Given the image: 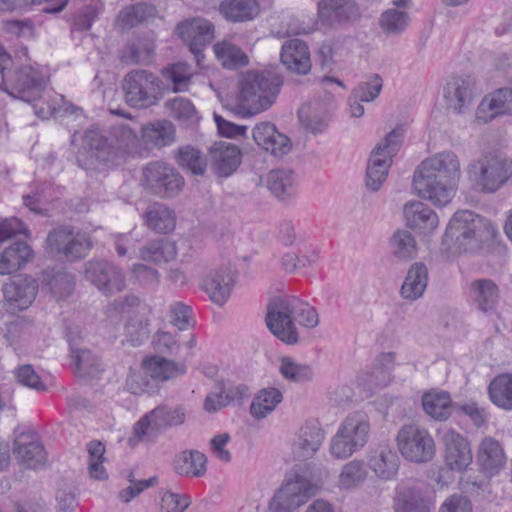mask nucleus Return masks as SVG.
Instances as JSON below:
<instances>
[{
  "label": "nucleus",
  "instance_id": "obj_1",
  "mask_svg": "<svg viewBox=\"0 0 512 512\" xmlns=\"http://www.w3.org/2000/svg\"><path fill=\"white\" fill-rule=\"evenodd\" d=\"M460 175L458 156L452 151H442L420 163L414 172L413 189L419 197L444 207L454 197Z\"/></svg>",
  "mask_w": 512,
  "mask_h": 512
},
{
  "label": "nucleus",
  "instance_id": "obj_2",
  "mask_svg": "<svg viewBox=\"0 0 512 512\" xmlns=\"http://www.w3.org/2000/svg\"><path fill=\"white\" fill-rule=\"evenodd\" d=\"M280 84L279 78L271 73H245L239 82L235 112L250 117L267 110L275 102Z\"/></svg>",
  "mask_w": 512,
  "mask_h": 512
},
{
  "label": "nucleus",
  "instance_id": "obj_3",
  "mask_svg": "<svg viewBox=\"0 0 512 512\" xmlns=\"http://www.w3.org/2000/svg\"><path fill=\"white\" fill-rule=\"evenodd\" d=\"M496 230L486 218L472 211L456 212L446 228L445 242H454L458 249L465 252H474L481 248L483 243L491 241Z\"/></svg>",
  "mask_w": 512,
  "mask_h": 512
},
{
  "label": "nucleus",
  "instance_id": "obj_4",
  "mask_svg": "<svg viewBox=\"0 0 512 512\" xmlns=\"http://www.w3.org/2000/svg\"><path fill=\"white\" fill-rule=\"evenodd\" d=\"M371 425L368 416L360 411L349 413L331 437L329 452L338 460L350 458L368 443Z\"/></svg>",
  "mask_w": 512,
  "mask_h": 512
},
{
  "label": "nucleus",
  "instance_id": "obj_5",
  "mask_svg": "<svg viewBox=\"0 0 512 512\" xmlns=\"http://www.w3.org/2000/svg\"><path fill=\"white\" fill-rule=\"evenodd\" d=\"M468 177L474 186L493 193L512 177V160L498 153H488L470 163Z\"/></svg>",
  "mask_w": 512,
  "mask_h": 512
},
{
  "label": "nucleus",
  "instance_id": "obj_6",
  "mask_svg": "<svg viewBox=\"0 0 512 512\" xmlns=\"http://www.w3.org/2000/svg\"><path fill=\"white\" fill-rule=\"evenodd\" d=\"M404 136L402 127H396L374 148L368 161L366 185L377 191L385 181L392 158L399 150Z\"/></svg>",
  "mask_w": 512,
  "mask_h": 512
},
{
  "label": "nucleus",
  "instance_id": "obj_7",
  "mask_svg": "<svg viewBox=\"0 0 512 512\" xmlns=\"http://www.w3.org/2000/svg\"><path fill=\"white\" fill-rule=\"evenodd\" d=\"M320 485L311 479L296 474L275 492L268 504L269 512H294L316 495Z\"/></svg>",
  "mask_w": 512,
  "mask_h": 512
},
{
  "label": "nucleus",
  "instance_id": "obj_8",
  "mask_svg": "<svg viewBox=\"0 0 512 512\" xmlns=\"http://www.w3.org/2000/svg\"><path fill=\"white\" fill-rule=\"evenodd\" d=\"M118 313L129 314L125 323V337L132 346L142 345L150 335V322L147 309L139 306V299L129 295L123 299L115 300L108 308V317L112 318Z\"/></svg>",
  "mask_w": 512,
  "mask_h": 512
},
{
  "label": "nucleus",
  "instance_id": "obj_9",
  "mask_svg": "<svg viewBox=\"0 0 512 512\" xmlns=\"http://www.w3.org/2000/svg\"><path fill=\"white\" fill-rule=\"evenodd\" d=\"M400 454L408 461L426 463L435 456V442L425 428L416 424L403 425L396 435Z\"/></svg>",
  "mask_w": 512,
  "mask_h": 512
},
{
  "label": "nucleus",
  "instance_id": "obj_10",
  "mask_svg": "<svg viewBox=\"0 0 512 512\" xmlns=\"http://www.w3.org/2000/svg\"><path fill=\"white\" fill-rule=\"evenodd\" d=\"M123 90L128 105L135 108H148L160 98L159 79L153 73L137 69L124 77Z\"/></svg>",
  "mask_w": 512,
  "mask_h": 512
},
{
  "label": "nucleus",
  "instance_id": "obj_11",
  "mask_svg": "<svg viewBox=\"0 0 512 512\" xmlns=\"http://www.w3.org/2000/svg\"><path fill=\"white\" fill-rule=\"evenodd\" d=\"M293 316L294 296H277L270 300L267 306V327L273 335L289 345L298 342V332Z\"/></svg>",
  "mask_w": 512,
  "mask_h": 512
},
{
  "label": "nucleus",
  "instance_id": "obj_12",
  "mask_svg": "<svg viewBox=\"0 0 512 512\" xmlns=\"http://www.w3.org/2000/svg\"><path fill=\"white\" fill-rule=\"evenodd\" d=\"M186 412L182 406L159 405L143 415L133 427L134 437L140 441L185 422Z\"/></svg>",
  "mask_w": 512,
  "mask_h": 512
},
{
  "label": "nucleus",
  "instance_id": "obj_13",
  "mask_svg": "<svg viewBox=\"0 0 512 512\" xmlns=\"http://www.w3.org/2000/svg\"><path fill=\"white\" fill-rule=\"evenodd\" d=\"M142 174V184L161 197L176 195L184 185L183 177L164 162L149 163L143 168Z\"/></svg>",
  "mask_w": 512,
  "mask_h": 512
},
{
  "label": "nucleus",
  "instance_id": "obj_14",
  "mask_svg": "<svg viewBox=\"0 0 512 512\" xmlns=\"http://www.w3.org/2000/svg\"><path fill=\"white\" fill-rule=\"evenodd\" d=\"M86 280L96 286L103 294L112 295L125 288V276L122 270L106 260H90L84 265Z\"/></svg>",
  "mask_w": 512,
  "mask_h": 512
},
{
  "label": "nucleus",
  "instance_id": "obj_15",
  "mask_svg": "<svg viewBox=\"0 0 512 512\" xmlns=\"http://www.w3.org/2000/svg\"><path fill=\"white\" fill-rule=\"evenodd\" d=\"M82 149L77 157L78 164L88 170L95 168L97 162L114 163L116 161V151L109 139L104 137L98 128L92 127L83 135Z\"/></svg>",
  "mask_w": 512,
  "mask_h": 512
},
{
  "label": "nucleus",
  "instance_id": "obj_16",
  "mask_svg": "<svg viewBox=\"0 0 512 512\" xmlns=\"http://www.w3.org/2000/svg\"><path fill=\"white\" fill-rule=\"evenodd\" d=\"M176 31L189 46L197 64H200L201 59L204 57L202 53L203 48L210 44L215 37L213 23L201 17L191 18L179 23Z\"/></svg>",
  "mask_w": 512,
  "mask_h": 512
},
{
  "label": "nucleus",
  "instance_id": "obj_17",
  "mask_svg": "<svg viewBox=\"0 0 512 512\" xmlns=\"http://www.w3.org/2000/svg\"><path fill=\"white\" fill-rule=\"evenodd\" d=\"M317 17L322 25L335 27L356 21L360 11L354 0H319Z\"/></svg>",
  "mask_w": 512,
  "mask_h": 512
},
{
  "label": "nucleus",
  "instance_id": "obj_18",
  "mask_svg": "<svg viewBox=\"0 0 512 512\" xmlns=\"http://www.w3.org/2000/svg\"><path fill=\"white\" fill-rule=\"evenodd\" d=\"M475 95V81L471 76H452L444 87L447 108L463 114L471 106Z\"/></svg>",
  "mask_w": 512,
  "mask_h": 512
},
{
  "label": "nucleus",
  "instance_id": "obj_19",
  "mask_svg": "<svg viewBox=\"0 0 512 512\" xmlns=\"http://www.w3.org/2000/svg\"><path fill=\"white\" fill-rule=\"evenodd\" d=\"M444 459L447 467L462 472L472 463V452L468 440L455 430L448 429L442 435Z\"/></svg>",
  "mask_w": 512,
  "mask_h": 512
},
{
  "label": "nucleus",
  "instance_id": "obj_20",
  "mask_svg": "<svg viewBox=\"0 0 512 512\" xmlns=\"http://www.w3.org/2000/svg\"><path fill=\"white\" fill-rule=\"evenodd\" d=\"M325 438V432L319 422H305L298 430L292 443V452L296 459L306 460L314 456Z\"/></svg>",
  "mask_w": 512,
  "mask_h": 512
},
{
  "label": "nucleus",
  "instance_id": "obj_21",
  "mask_svg": "<svg viewBox=\"0 0 512 512\" xmlns=\"http://www.w3.org/2000/svg\"><path fill=\"white\" fill-rule=\"evenodd\" d=\"M13 453L17 462L28 469L41 468L47 461L44 446L34 434H20L14 441Z\"/></svg>",
  "mask_w": 512,
  "mask_h": 512
},
{
  "label": "nucleus",
  "instance_id": "obj_22",
  "mask_svg": "<svg viewBox=\"0 0 512 512\" xmlns=\"http://www.w3.org/2000/svg\"><path fill=\"white\" fill-rule=\"evenodd\" d=\"M233 285L234 274L228 265L211 270L202 281V289L211 301L220 306L230 297Z\"/></svg>",
  "mask_w": 512,
  "mask_h": 512
},
{
  "label": "nucleus",
  "instance_id": "obj_23",
  "mask_svg": "<svg viewBox=\"0 0 512 512\" xmlns=\"http://www.w3.org/2000/svg\"><path fill=\"white\" fill-rule=\"evenodd\" d=\"M44 87V76L38 68L23 66L15 72L12 89L15 96L32 102L41 97Z\"/></svg>",
  "mask_w": 512,
  "mask_h": 512
},
{
  "label": "nucleus",
  "instance_id": "obj_24",
  "mask_svg": "<svg viewBox=\"0 0 512 512\" xmlns=\"http://www.w3.org/2000/svg\"><path fill=\"white\" fill-rule=\"evenodd\" d=\"M367 462L371 471L384 481L394 479L400 465L397 453L388 444H381L370 449Z\"/></svg>",
  "mask_w": 512,
  "mask_h": 512
},
{
  "label": "nucleus",
  "instance_id": "obj_25",
  "mask_svg": "<svg viewBox=\"0 0 512 512\" xmlns=\"http://www.w3.org/2000/svg\"><path fill=\"white\" fill-rule=\"evenodd\" d=\"M503 115H512L511 88H500L486 95L476 110V118L485 123Z\"/></svg>",
  "mask_w": 512,
  "mask_h": 512
},
{
  "label": "nucleus",
  "instance_id": "obj_26",
  "mask_svg": "<svg viewBox=\"0 0 512 512\" xmlns=\"http://www.w3.org/2000/svg\"><path fill=\"white\" fill-rule=\"evenodd\" d=\"M213 171L220 177L232 175L241 163L240 149L228 142L214 143L209 149Z\"/></svg>",
  "mask_w": 512,
  "mask_h": 512
},
{
  "label": "nucleus",
  "instance_id": "obj_27",
  "mask_svg": "<svg viewBox=\"0 0 512 512\" xmlns=\"http://www.w3.org/2000/svg\"><path fill=\"white\" fill-rule=\"evenodd\" d=\"M252 136L259 147L275 156L284 155L290 151L291 144L289 138L280 133L275 125L270 122L257 124L253 128Z\"/></svg>",
  "mask_w": 512,
  "mask_h": 512
},
{
  "label": "nucleus",
  "instance_id": "obj_28",
  "mask_svg": "<svg viewBox=\"0 0 512 512\" xmlns=\"http://www.w3.org/2000/svg\"><path fill=\"white\" fill-rule=\"evenodd\" d=\"M38 292L37 282L29 276H18L6 283L3 294L6 301L16 308L26 309L35 300Z\"/></svg>",
  "mask_w": 512,
  "mask_h": 512
},
{
  "label": "nucleus",
  "instance_id": "obj_29",
  "mask_svg": "<svg viewBox=\"0 0 512 512\" xmlns=\"http://www.w3.org/2000/svg\"><path fill=\"white\" fill-rule=\"evenodd\" d=\"M281 62L286 68L298 74H307L311 68L310 52L306 43L294 38L282 45Z\"/></svg>",
  "mask_w": 512,
  "mask_h": 512
},
{
  "label": "nucleus",
  "instance_id": "obj_30",
  "mask_svg": "<svg viewBox=\"0 0 512 512\" xmlns=\"http://www.w3.org/2000/svg\"><path fill=\"white\" fill-rule=\"evenodd\" d=\"M394 512H433L434 505L414 486L399 484L393 499Z\"/></svg>",
  "mask_w": 512,
  "mask_h": 512
},
{
  "label": "nucleus",
  "instance_id": "obj_31",
  "mask_svg": "<svg viewBox=\"0 0 512 512\" xmlns=\"http://www.w3.org/2000/svg\"><path fill=\"white\" fill-rule=\"evenodd\" d=\"M403 213L406 225L421 233L428 234L434 231L439 224L437 214L420 201H411L405 204Z\"/></svg>",
  "mask_w": 512,
  "mask_h": 512
},
{
  "label": "nucleus",
  "instance_id": "obj_32",
  "mask_svg": "<svg viewBox=\"0 0 512 512\" xmlns=\"http://www.w3.org/2000/svg\"><path fill=\"white\" fill-rule=\"evenodd\" d=\"M476 456L479 465L489 473L498 472L506 462V455L501 443L490 436L481 440Z\"/></svg>",
  "mask_w": 512,
  "mask_h": 512
},
{
  "label": "nucleus",
  "instance_id": "obj_33",
  "mask_svg": "<svg viewBox=\"0 0 512 512\" xmlns=\"http://www.w3.org/2000/svg\"><path fill=\"white\" fill-rule=\"evenodd\" d=\"M33 258L28 244L16 241L0 253V275H8L22 269Z\"/></svg>",
  "mask_w": 512,
  "mask_h": 512
},
{
  "label": "nucleus",
  "instance_id": "obj_34",
  "mask_svg": "<svg viewBox=\"0 0 512 512\" xmlns=\"http://www.w3.org/2000/svg\"><path fill=\"white\" fill-rule=\"evenodd\" d=\"M260 12L257 0H223L219 13L229 22L242 23L255 19Z\"/></svg>",
  "mask_w": 512,
  "mask_h": 512
},
{
  "label": "nucleus",
  "instance_id": "obj_35",
  "mask_svg": "<svg viewBox=\"0 0 512 512\" xmlns=\"http://www.w3.org/2000/svg\"><path fill=\"white\" fill-rule=\"evenodd\" d=\"M177 254L175 242L168 239H154L139 249L138 256L144 262L162 265L175 260Z\"/></svg>",
  "mask_w": 512,
  "mask_h": 512
},
{
  "label": "nucleus",
  "instance_id": "obj_36",
  "mask_svg": "<svg viewBox=\"0 0 512 512\" xmlns=\"http://www.w3.org/2000/svg\"><path fill=\"white\" fill-rule=\"evenodd\" d=\"M176 129L169 120H156L142 127V138L147 145L162 148L175 141Z\"/></svg>",
  "mask_w": 512,
  "mask_h": 512
},
{
  "label": "nucleus",
  "instance_id": "obj_37",
  "mask_svg": "<svg viewBox=\"0 0 512 512\" xmlns=\"http://www.w3.org/2000/svg\"><path fill=\"white\" fill-rule=\"evenodd\" d=\"M428 284V269L422 263H414L409 268L401 286V296L409 301L422 297Z\"/></svg>",
  "mask_w": 512,
  "mask_h": 512
},
{
  "label": "nucleus",
  "instance_id": "obj_38",
  "mask_svg": "<svg viewBox=\"0 0 512 512\" xmlns=\"http://www.w3.org/2000/svg\"><path fill=\"white\" fill-rule=\"evenodd\" d=\"M490 401L500 409L512 411V373L493 378L487 388Z\"/></svg>",
  "mask_w": 512,
  "mask_h": 512
},
{
  "label": "nucleus",
  "instance_id": "obj_39",
  "mask_svg": "<svg viewBox=\"0 0 512 512\" xmlns=\"http://www.w3.org/2000/svg\"><path fill=\"white\" fill-rule=\"evenodd\" d=\"M144 367L150 378L157 384L167 381L178 375L185 373V366L177 364L173 361L167 360L163 357L154 356L144 361Z\"/></svg>",
  "mask_w": 512,
  "mask_h": 512
},
{
  "label": "nucleus",
  "instance_id": "obj_40",
  "mask_svg": "<svg viewBox=\"0 0 512 512\" xmlns=\"http://www.w3.org/2000/svg\"><path fill=\"white\" fill-rule=\"evenodd\" d=\"M206 456L198 450L183 451L174 460L176 473L182 476L201 477L206 472Z\"/></svg>",
  "mask_w": 512,
  "mask_h": 512
},
{
  "label": "nucleus",
  "instance_id": "obj_41",
  "mask_svg": "<svg viewBox=\"0 0 512 512\" xmlns=\"http://www.w3.org/2000/svg\"><path fill=\"white\" fill-rule=\"evenodd\" d=\"M147 227L156 233H169L175 228L174 212L161 203L150 205L144 215Z\"/></svg>",
  "mask_w": 512,
  "mask_h": 512
},
{
  "label": "nucleus",
  "instance_id": "obj_42",
  "mask_svg": "<svg viewBox=\"0 0 512 512\" xmlns=\"http://www.w3.org/2000/svg\"><path fill=\"white\" fill-rule=\"evenodd\" d=\"M267 187L281 200L293 196L296 191L293 171L286 168L271 170L267 175Z\"/></svg>",
  "mask_w": 512,
  "mask_h": 512
},
{
  "label": "nucleus",
  "instance_id": "obj_43",
  "mask_svg": "<svg viewBox=\"0 0 512 512\" xmlns=\"http://www.w3.org/2000/svg\"><path fill=\"white\" fill-rule=\"evenodd\" d=\"M424 411L433 419L444 421L452 411L451 397L445 391L432 390L422 396Z\"/></svg>",
  "mask_w": 512,
  "mask_h": 512
},
{
  "label": "nucleus",
  "instance_id": "obj_44",
  "mask_svg": "<svg viewBox=\"0 0 512 512\" xmlns=\"http://www.w3.org/2000/svg\"><path fill=\"white\" fill-rule=\"evenodd\" d=\"M471 296L478 308L488 313L496 308L499 298L498 288L489 279L476 280L471 284Z\"/></svg>",
  "mask_w": 512,
  "mask_h": 512
},
{
  "label": "nucleus",
  "instance_id": "obj_45",
  "mask_svg": "<svg viewBox=\"0 0 512 512\" xmlns=\"http://www.w3.org/2000/svg\"><path fill=\"white\" fill-rule=\"evenodd\" d=\"M71 357L76 374L84 379H93L102 371L99 360L90 350L71 345Z\"/></svg>",
  "mask_w": 512,
  "mask_h": 512
},
{
  "label": "nucleus",
  "instance_id": "obj_46",
  "mask_svg": "<svg viewBox=\"0 0 512 512\" xmlns=\"http://www.w3.org/2000/svg\"><path fill=\"white\" fill-rule=\"evenodd\" d=\"M283 396L279 389L268 387L261 389L254 397L250 413L256 419L266 418L282 401Z\"/></svg>",
  "mask_w": 512,
  "mask_h": 512
},
{
  "label": "nucleus",
  "instance_id": "obj_47",
  "mask_svg": "<svg viewBox=\"0 0 512 512\" xmlns=\"http://www.w3.org/2000/svg\"><path fill=\"white\" fill-rule=\"evenodd\" d=\"M44 281L52 295L57 299L69 297L75 288V277L62 269H51L44 272Z\"/></svg>",
  "mask_w": 512,
  "mask_h": 512
},
{
  "label": "nucleus",
  "instance_id": "obj_48",
  "mask_svg": "<svg viewBox=\"0 0 512 512\" xmlns=\"http://www.w3.org/2000/svg\"><path fill=\"white\" fill-rule=\"evenodd\" d=\"M213 51L217 60L227 69H236L248 64V56L242 49L228 40L214 44Z\"/></svg>",
  "mask_w": 512,
  "mask_h": 512
},
{
  "label": "nucleus",
  "instance_id": "obj_49",
  "mask_svg": "<svg viewBox=\"0 0 512 512\" xmlns=\"http://www.w3.org/2000/svg\"><path fill=\"white\" fill-rule=\"evenodd\" d=\"M162 75L171 85L172 92L179 93L189 89L194 71L187 63L178 62L164 68Z\"/></svg>",
  "mask_w": 512,
  "mask_h": 512
},
{
  "label": "nucleus",
  "instance_id": "obj_50",
  "mask_svg": "<svg viewBox=\"0 0 512 512\" xmlns=\"http://www.w3.org/2000/svg\"><path fill=\"white\" fill-rule=\"evenodd\" d=\"M368 472L362 460L354 459L341 468L338 476V486L343 490L359 487L367 478Z\"/></svg>",
  "mask_w": 512,
  "mask_h": 512
},
{
  "label": "nucleus",
  "instance_id": "obj_51",
  "mask_svg": "<svg viewBox=\"0 0 512 512\" xmlns=\"http://www.w3.org/2000/svg\"><path fill=\"white\" fill-rule=\"evenodd\" d=\"M154 49L152 40L138 39L126 46L121 59L127 64H148L153 58Z\"/></svg>",
  "mask_w": 512,
  "mask_h": 512
},
{
  "label": "nucleus",
  "instance_id": "obj_52",
  "mask_svg": "<svg viewBox=\"0 0 512 512\" xmlns=\"http://www.w3.org/2000/svg\"><path fill=\"white\" fill-rule=\"evenodd\" d=\"M169 115L186 125L196 124L200 116L193 103L183 97H175L165 102Z\"/></svg>",
  "mask_w": 512,
  "mask_h": 512
},
{
  "label": "nucleus",
  "instance_id": "obj_53",
  "mask_svg": "<svg viewBox=\"0 0 512 512\" xmlns=\"http://www.w3.org/2000/svg\"><path fill=\"white\" fill-rule=\"evenodd\" d=\"M156 12V8L153 5L138 3L122 9L118 20L124 28H132L155 18Z\"/></svg>",
  "mask_w": 512,
  "mask_h": 512
},
{
  "label": "nucleus",
  "instance_id": "obj_54",
  "mask_svg": "<svg viewBox=\"0 0 512 512\" xmlns=\"http://www.w3.org/2000/svg\"><path fill=\"white\" fill-rule=\"evenodd\" d=\"M390 249L397 259L409 260L417 254V243L409 231L398 230L390 239Z\"/></svg>",
  "mask_w": 512,
  "mask_h": 512
},
{
  "label": "nucleus",
  "instance_id": "obj_55",
  "mask_svg": "<svg viewBox=\"0 0 512 512\" xmlns=\"http://www.w3.org/2000/svg\"><path fill=\"white\" fill-rule=\"evenodd\" d=\"M410 22L406 11L390 8L384 11L380 17L379 25L387 35H399L403 33Z\"/></svg>",
  "mask_w": 512,
  "mask_h": 512
},
{
  "label": "nucleus",
  "instance_id": "obj_56",
  "mask_svg": "<svg viewBox=\"0 0 512 512\" xmlns=\"http://www.w3.org/2000/svg\"><path fill=\"white\" fill-rule=\"evenodd\" d=\"M177 162L182 168L194 175H203L207 167L204 155L190 145L182 146L178 149Z\"/></svg>",
  "mask_w": 512,
  "mask_h": 512
},
{
  "label": "nucleus",
  "instance_id": "obj_57",
  "mask_svg": "<svg viewBox=\"0 0 512 512\" xmlns=\"http://www.w3.org/2000/svg\"><path fill=\"white\" fill-rule=\"evenodd\" d=\"M90 247L91 243L85 234L75 232L68 227L63 258L67 260L82 258L89 251Z\"/></svg>",
  "mask_w": 512,
  "mask_h": 512
},
{
  "label": "nucleus",
  "instance_id": "obj_58",
  "mask_svg": "<svg viewBox=\"0 0 512 512\" xmlns=\"http://www.w3.org/2000/svg\"><path fill=\"white\" fill-rule=\"evenodd\" d=\"M126 388L132 394L140 395L156 392L157 384L150 378L143 364L141 369L129 372L126 379Z\"/></svg>",
  "mask_w": 512,
  "mask_h": 512
},
{
  "label": "nucleus",
  "instance_id": "obj_59",
  "mask_svg": "<svg viewBox=\"0 0 512 512\" xmlns=\"http://www.w3.org/2000/svg\"><path fill=\"white\" fill-rule=\"evenodd\" d=\"M394 361L395 354L392 352L379 354L374 360L371 383L375 386L387 385L390 381V373L394 367Z\"/></svg>",
  "mask_w": 512,
  "mask_h": 512
},
{
  "label": "nucleus",
  "instance_id": "obj_60",
  "mask_svg": "<svg viewBox=\"0 0 512 512\" xmlns=\"http://www.w3.org/2000/svg\"><path fill=\"white\" fill-rule=\"evenodd\" d=\"M136 138V133L126 124H118L112 128L109 143L116 151V160L126 152L128 147L135 144Z\"/></svg>",
  "mask_w": 512,
  "mask_h": 512
},
{
  "label": "nucleus",
  "instance_id": "obj_61",
  "mask_svg": "<svg viewBox=\"0 0 512 512\" xmlns=\"http://www.w3.org/2000/svg\"><path fill=\"white\" fill-rule=\"evenodd\" d=\"M279 370L285 379L295 382L307 381L310 380L313 376V372L310 366L297 363L289 357H284L281 359Z\"/></svg>",
  "mask_w": 512,
  "mask_h": 512
},
{
  "label": "nucleus",
  "instance_id": "obj_62",
  "mask_svg": "<svg viewBox=\"0 0 512 512\" xmlns=\"http://www.w3.org/2000/svg\"><path fill=\"white\" fill-rule=\"evenodd\" d=\"M383 88V80L379 74H372L367 80L360 82L353 90L352 93L362 102L374 101Z\"/></svg>",
  "mask_w": 512,
  "mask_h": 512
},
{
  "label": "nucleus",
  "instance_id": "obj_63",
  "mask_svg": "<svg viewBox=\"0 0 512 512\" xmlns=\"http://www.w3.org/2000/svg\"><path fill=\"white\" fill-rule=\"evenodd\" d=\"M294 323L298 322L305 328H314L319 324V316L315 308L294 296Z\"/></svg>",
  "mask_w": 512,
  "mask_h": 512
},
{
  "label": "nucleus",
  "instance_id": "obj_64",
  "mask_svg": "<svg viewBox=\"0 0 512 512\" xmlns=\"http://www.w3.org/2000/svg\"><path fill=\"white\" fill-rule=\"evenodd\" d=\"M14 374L18 383L25 387L38 392L45 391L47 389L45 383L41 380L40 376L30 364H24L17 367Z\"/></svg>",
  "mask_w": 512,
  "mask_h": 512
}]
</instances>
